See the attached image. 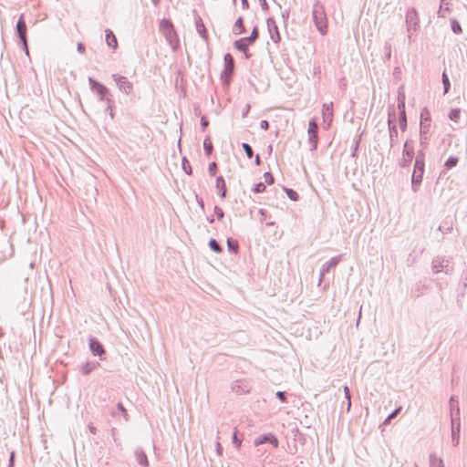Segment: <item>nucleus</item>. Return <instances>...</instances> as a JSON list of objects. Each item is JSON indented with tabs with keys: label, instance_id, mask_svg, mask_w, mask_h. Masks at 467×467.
<instances>
[{
	"label": "nucleus",
	"instance_id": "20e7f679",
	"mask_svg": "<svg viewBox=\"0 0 467 467\" xmlns=\"http://www.w3.org/2000/svg\"><path fill=\"white\" fill-rule=\"evenodd\" d=\"M431 269L434 274L444 272L445 274H451L452 268L450 267V260L445 256H436L432 259Z\"/></svg>",
	"mask_w": 467,
	"mask_h": 467
},
{
	"label": "nucleus",
	"instance_id": "0eeeda50",
	"mask_svg": "<svg viewBox=\"0 0 467 467\" xmlns=\"http://www.w3.org/2000/svg\"><path fill=\"white\" fill-rule=\"evenodd\" d=\"M224 69L222 73V78L224 79L226 84L231 80L234 71V59L230 53L224 55Z\"/></svg>",
	"mask_w": 467,
	"mask_h": 467
},
{
	"label": "nucleus",
	"instance_id": "4c0bfd02",
	"mask_svg": "<svg viewBox=\"0 0 467 467\" xmlns=\"http://www.w3.org/2000/svg\"><path fill=\"white\" fill-rule=\"evenodd\" d=\"M458 161H459V160L457 157L451 156L447 159V161L445 162V167L447 169H451L452 167L457 165Z\"/></svg>",
	"mask_w": 467,
	"mask_h": 467
},
{
	"label": "nucleus",
	"instance_id": "a878e982",
	"mask_svg": "<svg viewBox=\"0 0 467 467\" xmlns=\"http://www.w3.org/2000/svg\"><path fill=\"white\" fill-rule=\"evenodd\" d=\"M196 30L199 35L203 38L207 39V31L201 18L195 21Z\"/></svg>",
	"mask_w": 467,
	"mask_h": 467
},
{
	"label": "nucleus",
	"instance_id": "37998d69",
	"mask_svg": "<svg viewBox=\"0 0 467 467\" xmlns=\"http://www.w3.org/2000/svg\"><path fill=\"white\" fill-rule=\"evenodd\" d=\"M451 30L455 34L462 33V26H461V25H460V23L458 21L451 20Z\"/></svg>",
	"mask_w": 467,
	"mask_h": 467
},
{
	"label": "nucleus",
	"instance_id": "0e129e2a",
	"mask_svg": "<svg viewBox=\"0 0 467 467\" xmlns=\"http://www.w3.org/2000/svg\"><path fill=\"white\" fill-rule=\"evenodd\" d=\"M107 102H108V109H110L109 116H110L111 119H113L114 118V113H113L112 109H111L112 101L109 100V99H107Z\"/></svg>",
	"mask_w": 467,
	"mask_h": 467
},
{
	"label": "nucleus",
	"instance_id": "7c9ffc66",
	"mask_svg": "<svg viewBox=\"0 0 467 467\" xmlns=\"http://www.w3.org/2000/svg\"><path fill=\"white\" fill-rule=\"evenodd\" d=\"M208 245L210 249L215 253H221L223 251L221 244L215 239H211Z\"/></svg>",
	"mask_w": 467,
	"mask_h": 467
},
{
	"label": "nucleus",
	"instance_id": "f3484780",
	"mask_svg": "<svg viewBox=\"0 0 467 467\" xmlns=\"http://www.w3.org/2000/svg\"><path fill=\"white\" fill-rule=\"evenodd\" d=\"M322 117L323 121L327 126H330L332 119H333V103H325L322 107Z\"/></svg>",
	"mask_w": 467,
	"mask_h": 467
},
{
	"label": "nucleus",
	"instance_id": "393cba45",
	"mask_svg": "<svg viewBox=\"0 0 467 467\" xmlns=\"http://www.w3.org/2000/svg\"><path fill=\"white\" fill-rule=\"evenodd\" d=\"M245 32V27H244V19L243 17H239L235 23H234V33L235 35H240V34H243Z\"/></svg>",
	"mask_w": 467,
	"mask_h": 467
},
{
	"label": "nucleus",
	"instance_id": "2eb2a0df",
	"mask_svg": "<svg viewBox=\"0 0 467 467\" xmlns=\"http://www.w3.org/2000/svg\"><path fill=\"white\" fill-rule=\"evenodd\" d=\"M88 82L90 85V88L92 90L96 91L98 93V95L99 96V99L104 100L105 96L108 93V88L104 85L100 84L99 82L96 81L95 79H93L90 77L88 78Z\"/></svg>",
	"mask_w": 467,
	"mask_h": 467
},
{
	"label": "nucleus",
	"instance_id": "09e8293b",
	"mask_svg": "<svg viewBox=\"0 0 467 467\" xmlns=\"http://www.w3.org/2000/svg\"><path fill=\"white\" fill-rule=\"evenodd\" d=\"M344 394H345V398L347 400H348V409H350L351 407V396H350V391H349V389L348 386H345L344 387Z\"/></svg>",
	"mask_w": 467,
	"mask_h": 467
},
{
	"label": "nucleus",
	"instance_id": "3c124183",
	"mask_svg": "<svg viewBox=\"0 0 467 467\" xmlns=\"http://www.w3.org/2000/svg\"><path fill=\"white\" fill-rule=\"evenodd\" d=\"M214 213L216 214L219 220H221L224 216L223 211L218 206H214Z\"/></svg>",
	"mask_w": 467,
	"mask_h": 467
},
{
	"label": "nucleus",
	"instance_id": "6ab92c4d",
	"mask_svg": "<svg viewBox=\"0 0 467 467\" xmlns=\"http://www.w3.org/2000/svg\"><path fill=\"white\" fill-rule=\"evenodd\" d=\"M99 366L100 364L98 361H87L81 366L80 371L84 375H88Z\"/></svg>",
	"mask_w": 467,
	"mask_h": 467
},
{
	"label": "nucleus",
	"instance_id": "4be33fe9",
	"mask_svg": "<svg viewBox=\"0 0 467 467\" xmlns=\"http://www.w3.org/2000/svg\"><path fill=\"white\" fill-rule=\"evenodd\" d=\"M234 46L237 50L244 52L246 58L250 57L251 55L248 53V46L246 43L244 42V40H242L241 38L235 40Z\"/></svg>",
	"mask_w": 467,
	"mask_h": 467
},
{
	"label": "nucleus",
	"instance_id": "f704fd0d",
	"mask_svg": "<svg viewBox=\"0 0 467 467\" xmlns=\"http://www.w3.org/2000/svg\"><path fill=\"white\" fill-rule=\"evenodd\" d=\"M284 190H285L287 197L290 200H292V201H297L298 200L299 195H298V193L296 191H294L293 189H290V188H285V187L284 188Z\"/></svg>",
	"mask_w": 467,
	"mask_h": 467
},
{
	"label": "nucleus",
	"instance_id": "338daca9",
	"mask_svg": "<svg viewBox=\"0 0 467 467\" xmlns=\"http://www.w3.org/2000/svg\"><path fill=\"white\" fill-rule=\"evenodd\" d=\"M196 201H197L198 204L201 206V208L203 209L204 208V202H203L202 198H201L198 195H196Z\"/></svg>",
	"mask_w": 467,
	"mask_h": 467
},
{
	"label": "nucleus",
	"instance_id": "c756f323",
	"mask_svg": "<svg viewBox=\"0 0 467 467\" xmlns=\"http://www.w3.org/2000/svg\"><path fill=\"white\" fill-rule=\"evenodd\" d=\"M425 150L420 148L415 156V163L425 164Z\"/></svg>",
	"mask_w": 467,
	"mask_h": 467
},
{
	"label": "nucleus",
	"instance_id": "e433bc0d",
	"mask_svg": "<svg viewBox=\"0 0 467 467\" xmlns=\"http://www.w3.org/2000/svg\"><path fill=\"white\" fill-rule=\"evenodd\" d=\"M460 116H461V110L459 109H451L450 114H449L450 119L454 121V122H458V120L460 119Z\"/></svg>",
	"mask_w": 467,
	"mask_h": 467
},
{
	"label": "nucleus",
	"instance_id": "8fccbe9b",
	"mask_svg": "<svg viewBox=\"0 0 467 467\" xmlns=\"http://www.w3.org/2000/svg\"><path fill=\"white\" fill-rule=\"evenodd\" d=\"M250 36L252 37V41H256L258 39V36H259V32H258V27L257 26H254L252 30V33L250 35Z\"/></svg>",
	"mask_w": 467,
	"mask_h": 467
},
{
	"label": "nucleus",
	"instance_id": "b1692460",
	"mask_svg": "<svg viewBox=\"0 0 467 467\" xmlns=\"http://www.w3.org/2000/svg\"><path fill=\"white\" fill-rule=\"evenodd\" d=\"M216 188L221 190L220 196L224 198L226 196L227 190L225 181L223 176H218L216 178Z\"/></svg>",
	"mask_w": 467,
	"mask_h": 467
},
{
	"label": "nucleus",
	"instance_id": "7ed1b4c3",
	"mask_svg": "<svg viewBox=\"0 0 467 467\" xmlns=\"http://www.w3.org/2000/svg\"><path fill=\"white\" fill-rule=\"evenodd\" d=\"M16 31L17 36L19 37V39L23 45V49L25 50L26 55H29V50H28V46H27V36H26L27 26H26V21L24 19L23 14L18 18V21L16 26Z\"/></svg>",
	"mask_w": 467,
	"mask_h": 467
},
{
	"label": "nucleus",
	"instance_id": "680f3d73",
	"mask_svg": "<svg viewBox=\"0 0 467 467\" xmlns=\"http://www.w3.org/2000/svg\"><path fill=\"white\" fill-rule=\"evenodd\" d=\"M259 2L261 3L262 9L264 11H267L269 6H268L266 0H259Z\"/></svg>",
	"mask_w": 467,
	"mask_h": 467
},
{
	"label": "nucleus",
	"instance_id": "e2e57ef3",
	"mask_svg": "<svg viewBox=\"0 0 467 467\" xmlns=\"http://www.w3.org/2000/svg\"><path fill=\"white\" fill-rule=\"evenodd\" d=\"M258 213L262 216L261 221L263 222L266 217L267 211L261 208V209H259Z\"/></svg>",
	"mask_w": 467,
	"mask_h": 467
},
{
	"label": "nucleus",
	"instance_id": "774afa93",
	"mask_svg": "<svg viewBox=\"0 0 467 467\" xmlns=\"http://www.w3.org/2000/svg\"><path fill=\"white\" fill-rule=\"evenodd\" d=\"M241 39L244 40V42L246 43L247 45L253 44L254 42V41H252V37L250 36H246V37H243Z\"/></svg>",
	"mask_w": 467,
	"mask_h": 467
},
{
	"label": "nucleus",
	"instance_id": "79ce46f5",
	"mask_svg": "<svg viewBox=\"0 0 467 467\" xmlns=\"http://www.w3.org/2000/svg\"><path fill=\"white\" fill-rule=\"evenodd\" d=\"M266 186L264 182H258L254 185L253 192L255 193H261L265 192Z\"/></svg>",
	"mask_w": 467,
	"mask_h": 467
},
{
	"label": "nucleus",
	"instance_id": "cd10ccee",
	"mask_svg": "<svg viewBox=\"0 0 467 467\" xmlns=\"http://www.w3.org/2000/svg\"><path fill=\"white\" fill-rule=\"evenodd\" d=\"M431 467H444L443 461L441 458H437L435 454L430 455Z\"/></svg>",
	"mask_w": 467,
	"mask_h": 467
},
{
	"label": "nucleus",
	"instance_id": "f8f14e48",
	"mask_svg": "<svg viewBox=\"0 0 467 467\" xmlns=\"http://www.w3.org/2000/svg\"><path fill=\"white\" fill-rule=\"evenodd\" d=\"M342 260V255H337L335 257H332L329 261L326 262L321 269H320V278L319 283L322 282L325 275L329 272V270L335 266H337L339 262Z\"/></svg>",
	"mask_w": 467,
	"mask_h": 467
},
{
	"label": "nucleus",
	"instance_id": "58836bf2",
	"mask_svg": "<svg viewBox=\"0 0 467 467\" xmlns=\"http://www.w3.org/2000/svg\"><path fill=\"white\" fill-rule=\"evenodd\" d=\"M242 148L244 150L248 159H251L254 156V150L250 144L244 142L242 144Z\"/></svg>",
	"mask_w": 467,
	"mask_h": 467
},
{
	"label": "nucleus",
	"instance_id": "a19ab883",
	"mask_svg": "<svg viewBox=\"0 0 467 467\" xmlns=\"http://www.w3.org/2000/svg\"><path fill=\"white\" fill-rule=\"evenodd\" d=\"M438 230L441 232L443 234H447L451 233V231L452 230V225L451 223H444V225H440L438 227Z\"/></svg>",
	"mask_w": 467,
	"mask_h": 467
},
{
	"label": "nucleus",
	"instance_id": "c85d7f7f",
	"mask_svg": "<svg viewBox=\"0 0 467 467\" xmlns=\"http://www.w3.org/2000/svg\"><path fill=\"white\" fill-rule=\"evenodd\" d=\"M227 247L230 252L236 254L239 249L238 242L232 238H228L227 239Z\"/></svg>",
	"mask_w": 467,
	"mask_h": 467
},
{
	"label": "nucleus",
	"instance_id": "a211bd4d",
	"mask_svg": "<svg viewBox=\"0 0 467 467\" xmlns=\"http://www.w3.org/2000/svg\"><path fill=\"white\" fill-rule=\"evenodd\" d=\"M267 27L271 35V38L274 42L277 43L280 41V35L278 31V27L275 25V21L274 18L269 17L266 20Z\"/></svg>",
	"mask_w": 467,
	"mask_h": 467
},
{
	"label": "nucleus",
	"instance_id": "c9c22d12",
	"mask_svg": "<svg viewBox=\"0 0 467 467\" xmlns=\"http://www.w3.org/2000/svg\"><path fill=\"white\" fill-rule=\"evenodd\" d=\"M399 124L400 128L402 131H405L407 129V116L406 113H402L399 115Z\"/></svg>",
	"mask_w": 467,
	"mask_h": 467
},
{
	"label": "nucleus",
	"instance_id": "ea45409f",
	"mask_svg": "<svg viewBox=\"0 0 467 467\" xmlns=\"http://www.w3.org/2000/svg\"><path fill=\"white\" fill-rule=\"evenodd\" d=\"M232 389L236 392L237 394H242V393H244L246 392L247 390L244 389L242 386H241V382L240 381H235L234 383V385L232 386Z\"/></svg>",
	"mask_w": 467,
	"mask_h": 467
},
{
	"label": "nucleus",
	"instance_id": "dca6fc26",
	"mask_svg": "<svg viewBox=\"0 0 467 467\" xmlns=\"http://www.w3.org/2000/svg\"><path fill=\"white\" fill-rule=\"evenodd\" d=\"M431 113L427 108H424L420 112V131L425 130L430 132L431 129Z\"/></svg>",
	"mask_w": 467,
	"mask_h": 467
},
{
	"label": "nucleus",
	"instance_id": "423d86ee",
	"mask_svg": "<svg viewBox=\"0 0 467 467\" xmlns=\"http://www.w3.org/2000/svg\"><path fill=\"white\" fill-rule=\"evenodd\" d=\"M425 171V164L414 163V169L411 176V189L417 192L422 182Z\"/></svg>",
	"mask_w": 467,
	"mask_h": 467
},
{
	"label": "nucleus",
	"instance_id": "a18cd8bd",
	"mask_svg": "<svg viewBox=\"0 0 467 467\" xmlns=\"http://www.w3.org/2000/svg\"><path fill=\"white\" fill-rule=\"evenodd\" d=\"M265 181L267 184L271 185L274 183L275 179L271 172L267 171L264 174Z\"/></svg>",
	"mask_w": 467,
	"mask_h": 467
},
{
	"label": "nucleus",
	"instance_id": "f03ea898",
	"mask_svg": "<svg viewBox=\"0 0 467 467\" xmlns=\"http://www.w3.org/2000/svg\"><path fill=\"white\" fill-rule=\"evenodd\" d=\"M161 31L165 36L171 47L175 50L178 47L179 40L171 21L163 19L161 22Z\"/></svg>",
	"mask_w": 467,
	"mask_h": 467
},
{
	"label": "nucleus",
	"instance_id": "6e6552de",
	"mask_svg": "<svg viewBox=\"0 0 467 467\" xmlns=\"http://www.w3.org/2000/svg\"><path fill=\"white\" fill-rule=\"evenodd\" d=\"M406 25L409 33V38L412 31H416L419 27L418 13L414 7L410 8L406 13Z\"/></svg>",
	"mask_w": 467,
	"mask_h": 467
},
{
	"label": "nucleus",
	"instance_id": "4468645a",
	"mask_svg": "<svg viewBox=\"0 0 467 467\" xmlns=\"http://www.w3.org/2000/svg\"><path fill=\"white\" fill-rule=\"evenodd\" d=\"M264 443H270L275 448H277L279 444L277 438L272 433L260 435L254 440L255 446H259Z\"/></svg>",
	"mask_w": 467,
	"mask_h": 467
},
{
	"label": "nucleus",
	"instance_id": "9d476101",
	"mask_svg": "<svg viewBox=\"0 0 467 467\" xmlns=\"http://www.w3.org/2000/svg\"><path fill=\"white\" fill-rule=\"evenodd\" d=\"M392 117H395V110L392 108L389 109V149H391L394 145V139L398 137V130L396 124L393 122Z\"/></svg>",
	"mask_w": 467,
	"mask_h": 467
},
{
	"label": "nucleus",
	"instance_id": "13d9d810",
	"mask_svg": "<svg viewBox=\"0 0 467 467\" xmlns=\"http://www.w3.org/2000/svg\"><path fill=\"white\" fill-rule=\"evenodd\" d=\"M250 109H251L250 105L246 104L244 109V110H243V113H242V117L243 118H245L248 115V113L250 111Z\"/></svg>",
	"mask_w": 467,
	"mask_h": 467
},
{
	"label": "nucleus",
	"instance_id": "473e14b6",
	"mask_svg": "<svg viewBox=\"0 0 467 467\" xmlns=\"http://www.w3.org/2000/svg\"><path fill=\"white\" fill-rule=\"evenodd\" d=\"M203 149L206 155L209 156L212 154L213 147L208 137L203 140Z\"/></svg>",
	"mask_w": 467,
	"mask_h": 467
},
{
	"label": "nucleus",
	"instance_id": "c03bdc74",
	"mask_svg": "<svg viewBox=\"0 0 467 467\" xmlns=\"http://www.w3.org/2000/svg\"><path fill=\"white\" fill-rule=\"evenodd\" d=\"M398 110H399V115L402 114V113H406L404 98L403 99L399 98Z\"/></svg>",
	"mask_w": 467,
	"mask_h": 467
},
{
	"label": "nucleus",
	"instance_id": "412c9836",
	"mask_svg": "<svg viewBox=\"0 0 467 467\" xmlns=\"http://www.w3.org/2000/svg\"><path fill=\"white\" fill-rule=\"evenodd\" d=\"M135 457L138 463L141 466H148L149 461L145 451L141 448H137L135 450Z\"/></svg>",
	"mask_w": 467,
	"mask_h": 467
},
{
	"label": "nucleus",
	"instance_id": "39448f33",
	"mask_svg": "<svg viewBox=\"0 0 467 467\" xmlns=\"http://www.w3.org/2000/svg\"><path fill=\"white\" fill-rule=\"evenodd\" d=\"M414 147L412 140H407L403 145L402 159L400 161V166L402 168L409 167L414 157Z\"/></svg>",
	"mask_w": 467,
	"mask_h": 467
},
{
	"label": "nucleus",
	"instance_id": "5fc2aeb1",
	"mask_svg": "<svg viewBox=\"0 0 467 467\" xmlns=\"http://www.w3.org/2000/svg\"><path fill=\"white\" fill-rule=\"evenodd\" d=\"M400 410H401V407L397 408V409H396L392 413H390V414L388 416V418H387L386 421H389V420H390V419H392V418L396 417V415H397Z\"/></svg>",
	"mask_w": 467,
	"mask_h": 467
},
{
	"label": "nucleus",
	"instance_id": "bb28decb",
	"mask_svg": "<svg viewBox=\"0 0 467 467\" xmlns=\"http://www.w3.org/2000/svg\"><path fill=\"white\" fill-rule=\"evenodd\" d=\"M429 144V132L425 130L420 131V148L427 149Z\"/></svg>",
	"mask_w": 467,
	"mask_h": 467
},
{
	"label": "nucleus",
	"instance_id": "69168bd1",
	"mask_svg": "<svg viewBox=\"0 0 467 467\" xmlns=\"http://www.w3.org/2000/svg\"><path fill=\"white\" fill-rule=\"evenodd\" d=\"M110 432H111V436H112V438H113V440H114L115 443H117V444H118V440H117V438H116L117 429H116L115 427L111 428Z\"/></svg>",
	"mask_w": 467,
	"mask_h": 467
},
{
	"label": "nucleus",
	"instance_id": "5701e85b",
	"mask_svg": "<svg viewBox=\"0 0 467 467\" xmlns=\"http://www.w3.org/2000/svg\"><path fill=\"white\" fill-rule=\"evenodd\" d=\"M106 42L109 47L113 48H116L118 46L117 38L113 32L109 29L106 30Z\"/></svg>",
	"mask_w": 467,
	"mask_h": 467
},
{
	"label": "nucleus",
	"instance_id": "9b49d317",
	"mask_svg": "<svg viewBox=\"0 0 467 467\" xmlns=\"http://www.w3.org/2000/svg\"><path fill=\"white\" fill-rule=\"evenodd\" d=\"M112 78L114 79L121 92L125 94H130L131 92L132 84L128 80L126 77L118 74H113Z\"/></svg>",
	"mask_w": 467,
	"mask_h": 467
},
{
	"label": "nucleus",
	"instance_id": "ddd939ff",
	"mask_svg": "<svg viewBox=\"0 0 467 467\" xmlns=\"http://www.w3.org/2000/svg\"><path fill=\"white\" fill-rule=\"evenodd\" d=\"M88 345L92 354L94 356L100 357V359H102V356L105 354V348L99 340L96 337H90L88 340Z\"/></svg>",
	"mask_w": 467,
	"mask_h": 467
},
{
	"label": "nucleus",
	"instance_id": "603ef678",
	"mask_svg": "<svg viewBox=\"0 0 467 467\" xmlns=\"http://www.w3.org/2000/svg\"><path fill=\"white\" fill-rule=\"evenodd\" d=\"M276 398L279 399L282 402H285L286 401V394L285 391H277L276 392Z\"/></svg>",
	"mask_w": 467,
	"mask_h": 467
},
{
	"label": "nucleus",
	"instance_id": "aec40b11",
	"mask_svg": "<svg viewBox=\"0 0 467 467\" xmlns=\"http://www.w3.org/2000/svg\"><path fill=\"white\" fill-rule=\"evenodd\" d=\"M455 418L451 415V438L453 445H458L459 443V432H460V421L458 420L457 426H455Z\"/></svg>",
	"mask_w": 467,
	"mask_h": 467
},
{
	"label": "nucleus",
	"instance_id": "49530a36",
	"mask_svg": "<svg viewBox=\"0 0 467 467\" xmlns=\"http://www.w3.org/2000/svg\"><path fill=\"white\" fill-rule=\"evenodd\" d=\"M117 407H118V410L123 414L125 420L128 421L129 420V415L127 413L126 409L122 405V403H120V402L118 403Z\"/></svg>",
	"mask_w": 467,
	"mask_h": 467
},
{
	"label": "nucleus",
	"instance_id": "2f4dec72",
	"mask_svg": "<svg viewBox=\"0 0 467 467\" xmlns=\"http://www.w3.org/2000/svg\"><path fill=\"white\" fill-rule=\"evenodd\" d=\"M441 81L443 84L444 94H446L449 92V89L451 88V82L445 71L442 72Z\"/></svg>",
	"mask_w": 467,
	"mask_h": 467
},
{
	"label": "nucleus",
	"instance_id": "72a5a7b5",
	"mask_svg": "<svg viewBox=\"0 0 467 467\" xmlns=\"http://www.w3.org/2000/svg\"><path fill=\"white\" fill-rule=\"evenodd\" d=\"M182 170L185 171L186 174L191 175L192 172V167L190 165L189 161L186 157H183L182 160Z\"/></svg>",
	"mask_w": 467,
	"mask_h": 467
},
{
	"label": "nucleus",
	"instance_id": "bf43d9fd",
	"mask_svg": "<svg viewBox=\"0 0 467 467\" xmlns=\"http://www.w3.org/2000/svg\"><path fill=\"white\" fill-rule=\"evenodd\" d=\"M233 442H234L237 447H240V446H241V443H242V441L237 438V436H236V433H235V432L234 433V436H233Z\"/></svg>",
	"mask_w": 467,
	"mask_h": 467
},
{
	"label": "nucleus",
	"instance_id": "de8ad7c7",
	"mask_svg": "<svg viewBox=\"0 0 467 467\" xmlns=\"http://www.w3.org/2000/svg\"><path fill=\"white\" fill-rule=\"evenodd\" d=\"M216 169H217L216 162L213 161L209 164L208 172L210 173L211 176L215 175Z\"/></svg>",
	"mask_w": 467,
	"mask_h": 467
},
{
	"label": "nucleus",
	"instance_id": "864d4df0",
	"mask_svg": "<svg viewBox=\"0 0 467 467\" xmlns=\"http://www.w3.org/2000/svg\"><path fill=\"white\" fill-rule=\"evenodd\" d=\"M209 125V121L207 119V118L205 116H202L201 118V127L202 129V130H204Z\"/></svg>",
	"mask_w": 467,
	"mask_h": 467
},
{
	"label": "nucleus",
	"instance_id": "6e6d98bb",
	"mask_svg": "<svg viewBox=\"0 0 467 467\" xmlns=\"http://www.w3.org/2000/svg\"><path fill=\"white\" fill-rule=\"evenodd\" d=\"M260 128L264 130H267L269 129V122L265 119L260 122Z\"/></svg>",
	"mask_w": 467,
	"mask_h": 467
},
{
	"label": "nucleus",
	"instance_id": "4d7b16f0",
	"mask_svg": "<svg viewBox=\"0 0 467 467\" xmlns=\"http://www.w3.org/2000/svg\"><path fill=\"white\" fill-rule=\"evenodd\" d=\"M14 463H15V451H12L10 453L8 467H14Z\"/></svg>",
	"mask_w": 467,
	"mask_h": 467
},
{
	"label": "nucleus",
	"instance_id": "1a4fd4ad",
	"mask_svg": "<svg viewBox=\"0 0 467 467\" xmlns=\"http://www.w3.org/2000/svg\"><path fill=\"white\" fill-rule=\"evenodd\" d=\"M318 126L315 119H311L308 123V141L311 145V150H317L318 142Z\"/></svg>",
	"mask_w": 467,
	"mask_h": 467
},
{
	"label": "nucleus",
	"instance_id": "052dcab7",
	"mask_svg": "<svg viewBox=\"0 0 467 467\" xmlns=\"http://www.w3.org/2000/svg\"><path fill=\"white\" fill-rule=\"evenodd\" d=\"M77 49L79 53H84L86 49L85 45L81 42L78 43Z\"/></svg>",
	"mask_w": 467,
	"mask_h": 467
},
{
	"label": "nucleus",
	"instance_id": "f257e3e1",
	"mask_svg": "<svg viewBox=\"0 0 467 467\" xmlns=\"http://www.w3.org/2000/svg\"><path fill=\"white\" fill-rule=\"evenodd\" d=\"M312 16L314 24L317 29V31L325 36L327 33V18L325 12L324 5L317 1L312 9Z\"/></svg>",
	"mask_w": 467,
	"mask_h": 467
}]
</instances>
